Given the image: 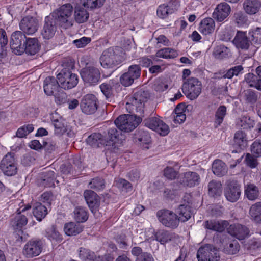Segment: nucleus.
<instances>
[{"mask_svg": "<svg viewBox=\"0 0 261 261\" xmlns=\"http://www.w3.org/2000/svg\"><path fill=\"white\" fill-rule=\"evenodd\" d=\"M148 97L147 92L140 90L128 98L126 105L127 111L130 113H137L139 115L124 114L119 116L114 122L119 130L130 132L141 123V116H143L144 113V104Z\"/></svg>", "mask_w": 261, "mask_h": 261, "instance_id": "1", "label": "nucleus"}, {"mask_svg": "<svg viewBox=\"0 0 261 261\" xmlns=\"http://www.w3.org/2000/svg\"><path fill=\"white\" fill-rule=\"evenodd\" d=\"M73 6L68 3L54 10L50 15L57 22L59 26L66 29L73 25Z\"/></svg>", "mask_w": 261, "mask_h": 261, "instance_id": "2", "label": "nucleus"}, {"mask_svg": "<svg viewBox=\"0 0 261 261\" xmlns=\"http://www.w3.org/2000/svg\"><path fill=\"white\" fill-rule=\"evenodd\" d=\"M182 89L189 99L194 100L201 93L202 84L197 78L191 77L184 82Z\"/></svg>", "mask_w": 261, "mask_h": 261, "instance_id": "3", "label": "nucleus"}, {"mask_svg": "<svg viewBox=\"0 0 261 261\" xmlns=\"http://www.w3.org/2000/svg\"><path fill=\"white\" fill-rule=\"evenodd\" d=\"M60 87L64 89H70L75 87L79 82L78 76L69 69L64 68L57 76Z\"/></svg>", "mask_w": 261, "mask_h": 261, "instance_id": "4", "label": "nucleus"}, {"mask_svg": "<svg viewBox=\"0 0 261 261\" xmlns=\"http://www.w3.org/2000/svg\"><path fill=\"white\" fill-rule=\"evenodd\" d=\"M0 169L7 176L15 175L17 172V162L14 153H8L2 160Z\"/></svg>", "mask_w": 261, "mask_h": 261, "instance_id": "5", "label": "nucleus"}, {"mask_svg": "<svg viewBox=\"0 0 261 261\" xmlns=\"http://www.w3.org/2000/svg\"><path fill=\"white\" fill-rule=\"evenodd\" d=\"M116 50V48L111 47L103 51L100 58V62L103 67L113 68L120 63L121 60Z\"/></svg>", "mask_w": 261, "mask_h": 261, "instance_id": "6", "label": "nucleus"}, {"mask_svg": "<svg viewBox=\"0 0 261 261\" xmlns=\"http://www.w3.org/2000/svg\"><path fill=\"white\" fill-rule=\"evenodd\" d=\"M197 258L198 261H219L220 256L219 251L212 245L206 244L199 248Z\"/></svg>", "mask_w": 261, "mask_h": 261, "instance_id": "7", "label": "nucleus"}, {"mask_svg": "<svg viewBox=\"0 0 261 261\" xmlns=\"http://www.w3.org/2000/svg\"><path fill=\"white\" fill-rule=\"evenodd\" d=\"M27 37L21 31H16L11 36L10 45L12 51L20 55L24 52V43Z\"/></svg>", "mask_w": 261, "mask_h": 261, "instance_id": "8", "label": "nucleus"}, {"mask_svg": "<svg viewBox=\"0 0 261 261\" xmlns=\"http://www.w3.org/2000/svg\"><path fill=\"white\" fill-rule=\"evenodd\" d=\"M160 222L166 227L175 228L179 224V220L176 214L167 210H163L157 213Z\"/></svg>", "mask_w": 261, "mask_h": 261, "instance_id": "9", "label": "nucleus"}, {"mask_svg": "<svg viewBox=\"0 0 261 261\" xmlns=\"http://www.w3.org/2000/svg\"><path fill=\"white\" fill-rule=\"evenodd\" d=\"M44 245L41 240H31L24 245L23 253L27 258L37 256L42 252Z\"/></svg>", "mask_w": 261, "mask_h": 261, "instance_id": "10", "label": "nucleus"}, {"mask_svg": "<svg viewBox=\"0 0 261 261\" xmlns=\"http://www.w3.org/2000/svg\"><path fill=\"white\" fill-rule=\"evenodd\" d=\"M83 80L89 84H96L100 78V72L96 67L87 65L80 72Z\"/></svg>", "mask_w": 261, "mask_h": 261, "instance_id": "11", "label": "nucleus"}, {"mask_svg": "<svg viewBox=\"0 0 261 261\" xmlns=\"http://www.w3.org/2000/svg\"><path fill=\"white\" fill-rule=\"evenodd\" d=\"M97 99L93 94H87L82 99L80 107L84 113L87 115L94 114L97 109Z\"/></svg>", "mask_w": 261, "mask_h": 261, "instance_id": "12", "label": "nucleus"}, {"mask_svg": "<svg viewBox=\"0 0 261 261\" xmlns=\"http://www.w3.org/2000/svg\"><path fill=\"white\" fill-rule=\"evenodd\" d=\"M241 193V186L236 181L229 182L224 189V195L226 199L231 202L238 201Z\"/></svg>", "mask_w": 261, "mask_h": 261, "instance_id": "13", "label": "nucleus"}, {"mask_svg": "<svg viewBox=\"0 0 261 261\" xmlns=\"http://www.w3.org/2000/svg\"><path fill=\"white\" fill-rule=\"evenodd\" d=\"M19 28L24 34L33 35L38 30V21L33 17H24L19 22Z\"/></svg>", "mask_w": 261, "mask_h": 261, "instance_id": "14", "label": "nucleus"}, {"mask_svg": "<svg viewBox=\"0 0 261 261\" xmlns=\"http://www.w3.org/2000/svg\"><path fill=\"white\" fill-rule=\"evenodd\" d=\"M58 24L49 15L45 18L44 24L41 32L44 39H49L54 35L57 29Z\"/></svg>", "mask_w": 261, "mask_h": 261, "instance_id": "15", "label": "nucleus"}, {"mask_svg": "<svg viewBox=\"0 0 261 261\" xmlns=\"http://www.w3.org/2000/svg\"><path fill=\"white\" fill-rule=\"evenodd\" d=\"M230 12V6L226 3H221L217 6L212 16L217 22H222L229 16Z\"/></svg>", "mask_w": 261, "mask_h": 261, "instance_id": "16", "label": "nucleus"}, {"mask_svg": "<svg viewBox=\"0 0 261 261\" xmlns=\"http://www.w3.org/2000/svg\"><path fill=\"white\" fill-rule=\"evenodd\" d=\"M31 208V205L29 204L21 209L18 210L17 214L14 216L11 221V224L15 229H21L25 226L28 223V219L24 213L27 210Z\"/></svg>", "mask_w": 261, "mask_h": 261, "instance_id": "17", "label": "nucleus"}, {"mask_svg": "<svg viewBox=\"0 0 261 261\" xmlns=\"http://www.w3.org/2000/svg\"><path fill=\"white\" fill-rule=\"evenodd\" d=\"M180 182L190 187L198 185L200 182L199 175L195 172H187L180 176Z\"/></svg>", "mask_w": 261, "mask_h": 261, "instance_id": "18", "label": "nucleus"}, {"mask_svg": "<svg viewBox=\"0 0 261 261\" xmlns=\"http://www.w3.org/2000/svg\"><path fill=\"white\" fill-rule=\"evenodd\" d=\"M228 231L231 236L240 240L247 237L249 233V230L246 226L239 224L231 225Z\"/></svg>", "mask_w": 261, "mask_h": 261, "instance_id": "19", "label": "nucleus"}, {"mask_svg": "<svg viewBox=\"0 0 261 261\" xmlns=\"http://www.w3.org/2000/svg\"><path fill=\"white\" fill-rule=\"evenodd\" d=\"M232 43L237 48L242 49H248L250 46V40L246 32L241 31L237 32Z\"/></svg>", "mask_w": 261, "mask_h": 261, "instance_id": "20", "label": "nucleus"}, {"mask_svg": "<svg viewBox=\"0 0 261 261\" xmlns=\"http://www.w3.org/2000/svg\"><path fill=\"white\" fill-rule=\"evenodd\" d=\"M228 222L225 220H209L205 221L203 225L207 229L221 232L228 226Z\"/></svg>", "mask_w": 261, "mask_h": 261, "instance_id": "21", "label": "nucleus"}, {"mask_svg": "<svg viewBox=\"0 0 261 261\" xmlns=\"http://www.w3.org/2000/svg\"><path fill=\"white\" fill-rule=\"evenodd\" d=\"M60 87L59 81L54 77L48 76L44 81V91L47 95H54Z\"/></svg>", "mask_w": 261, "mask_h": 261, "instance_id": "22", "label": "nucleus"}, {"mask_svg": "<svg viewBox=\"0 0 261 261\" xmlns=\"http://www.w3.org/2000/svg\"><path fill=\"white\" fill-rule=\"evenodd\" d=\"M176 237L175 233L166 230H159L155 234V240L163 245L174 242Z\"/></svg>", "mask_w": 261, "mask_h": 261, "instance_id": "23", "label": "nucleus"}, {"mask_svg": "<svg viewBox=\"0 0 261 261\" xmlns=\"http://www.w3.org/2000/svg\"><path fill=\"white\" fill-rule=\"evenodd\" d=\"M120 133V131L118 130L116 128H109L107 133L103 136L106 141V146L114 147L113 151H115V144L118 140Z\"/></svg>", "mask_w": 261, "mask_h": 261, "instance_id": "24", "label": "nucleus"}, {"mask_svg": "<svg viewBox=\"0 0 261 261\" xmlns=\"http://www.w3.org/2000/svg\"><path fill=\"white\" fill-rule=\"evenodd\" d=\"M215 28V23L213 18L207 17L201 20L199 24V31L204 35L212 34Z\"/></svg>", "mask_w": 261, "mask_h": 261, "instance_id": "25", "label": "nucleus"}, {"mask_svg": "<svg viewBox=\"0 0 261 261\" xmlns=\"http://www.w3.org/2000/svg\"><path fill=\"white\" fill-rule=\"evenodd\" d=\"M84 196L91 212L93 213H95L98 205V199L96 193L93 191L87 190L84 192Z\"/></svg>", "mask_w": 261, "mask_h": 261, "instance_id": "26", "label": "nucleus"}, {"mask_svg": "<svg viewBox=\"0 0 261 261\" xmlns=\"http://www.w3.org/2000/svg\"><path fill=\"white\" fill-rule=\"evenodd\" d=\"M79 256L84 261H101L100 256H97L95 253L88 248L81 247L79 249Z\"/></svg>", "mask_w": 261, "mask_h": 261, "instance_id": "27", "label": "nucleus"}, {"mask_svg": "<svg viewBox=\"0 0 261 261\" xmlns=\"http://www.w3.org/2000/svg\"><path fill=\"white\" fill-rule=\"evenodd\" d=\"M258 95V92L251 89H247L242 92L241 96L246 104L252 106L257 101Z\"/></svg>", "mask_w": 261, "mask_h": 261, "instance_id": "28", "label": "nucleus"}, {"mask_svg": "<svg viewBox=\"0 0 261 261\" xmlns=\"http://www.w3.org/2000/svg\"><path fill=\"white\" fill-rule=\"evenodd\" d=\"M261 6L259 0H245L243 3V8L245 12L250 15L257 13Z\"/></svg>", "mask_w": 261, "mask_h": 261, "instance_id": "29", "label": "nucleus"}, {"mask_svg": "<svg viewBox=\"0 0 261 261\" xmlns=\"http://www.w3.org/2000/svg\"><path fill=\"white\" fill-rule=\"evenodd\" d=\"M39 50V45L36 38H28L24 43V51L26 54L34 55Z\"/></svg>", "mask_w": 261, "mask_h": 261, "instance_id": "30", "label": "nucleus"}, {"mask_svg": "<svg viewBox=\"0 0 261 261\" xmlns=\"http://www.w3.org/2000/svg\"><path fill=\"white\" fill-rule=\"evenodd\" d=\"M88 144L93 147H98L100 145L106 146V141L103 136L100 133H93L86 139Z\"/></svg>", "mask_w": 261, "mask_h": 261, "instance_id": "31", "label": "nucleus"}, {"mask_svg": "<svg viewBox=\"0 0 261 261\" xmlns=\"http://www.w3.org/2000/svg\"><path fill=\"white\" fill-rule=\"evenodd\" d=\"M212 170L218 176H223L227 173V167L223 162L220 160H215L212 164Z\"/></svg>", "mask_w": 261, "mask_h": 261, "instance_id": "32", "label": "nucleus"}, {"mask_svg": "<svg viewBox=\"0 0 261 261\" xmlns=\"http://www.w3.org/2000/svg\"><path fill=\"white\" fill-rule=\"evenodd\" d=\"M220 39L224 41H229L234 35L235 31L230 27L220 26L218 29Z\"/></svg>", "mask_w": 261, "mask_h": 261, "instance_id": "33", "label": "nucleus"}, {"mask_svg": "<svg viewBox=\"0 0 261 261\" xmlns=\"http://www.w3.org/2000/svg\"><path fill=\"white\" fill-rule=\"evenodd\" d=\"M47 213L46 207L41 203L37 202L33 205V213L38 221H41L44 219L47 214Z\"/></svg>", "mask_w": 261, "mask_h": 261, "instance_id": "34", "label": "nucleus"}, {"mask_svg": "<svg viewBox=\"0 0 261 261\" xmlns=\"http://www.w3.org/2000/svg\"><path fill=\"white\" fill-rule=\"evenodd\" d=\"M177 213L179 214V220L186 222L191 217V207L188 204H181L177 208Z\"/></svg>", "mask_w": 261, "mask_h": 261, "instance_id": "35", "label": "nucleus"}, {"mask_svg": "<svg viewBox=\"0 0 261 261\" xmlns=\"http://www.w3.org/2000/svg\"><path fill=\"white\" fill-rule=\"evenodd\" d=\"M64 230L68 236H75L82 231L83 227L79 223L70 222L65 225Z\"/></svg>", "mask_w": 261, "mask_h": 261, "instance_id": "36", "label": "nucleus"}, {"mask_svg": "<svg viewBox=\"0 0 261 261\" xmlns=\"http://www.w3.org/2000/svg\"><path fill=\"white\" fill-rule=\"evenodd\" d=\"M73 213L74 218L77 223L85 222L88 218V212L85 207L82 206L76 207Z\"/></svg>", "mask_w": 261, "mask_h": 261, "instance_id": "37", "label": "nucleus"}, {"mask_svg": "<svg viewBox=\"0 0 261 261\" xmlns=\"http://www.w3.org/2000/svg\"><path fill=\"white\" fill-rule=\"evenodd\" d=\"M245 195L250 200H256L259 196L258 188L253 184H247L245 187Z\"/></svg>", "mask_w": 261, "mask_h": 261, "instance_id": "38", "label": "nucleus"}, {"mask_svg": "<svg viewBox=\"0 0 261 261\" xmlns=\"http://www.w3.org/2000/svg\"><path fill=\"white\" fill-rule=\"evenodd\" d=\"M222 192V185L220 181L213 180L208 183V193L211 196H220Z\"/></svg>", "mask_w": 261, "mask_h": 261, "instance_id": "39", "label": "nucleus"}, {"mask_svg": "<svg viewBox=\"0 0 261 261\" xmlns=\"http://www.w3.org/2000/svg\"><path fill=\"white\" fill-rule=\"evenodd\" d=\"M246 135L242 130L237 132L234 136V145L240 149H244L247 145Z\"/></svg>", "mask_w": 261, "mask_h": 261, "instance_id": "40", "label": "nucleus"}, {"mask_svg": "<svg viewBox=\"0 0 261 261\" xmlns=\"http://www.w3.org/2000/svg\"><path fill=\"white\" fill-rule=\"evenodd\" d=\"M184 108L180 107L179 105L176 107L171 115L175 124H181L185 121L186 116Z\"/></svg>", "mask_w": 261, "mask_h": 261, "instance_id": "41", "label": "nucleus"}, {"mask_svg": "<svg viewBox=\"0 0 261 261\" xmlns=\"http://www.w3.org/2000/svg\"><path fill=\"white\" fill-rule=\"evenodd\" d=\"M249 214L255 222L261 223V202H256L250 207Z\"/></svg>", "mask_w": 261, "mask_h": 261, "instance_id": "42", "label": "nucleus"}, {"mask_svg": "<svg viewBox=\"0 0 261 261\" xmlns=\"http://www.w3.org/2000/svg\"><path fill=\"white\" fill-rule=\"evenodd\" d=\"M89 16L88 12L84 8H77L74 10V20L78 23L86 22L88 20Z\"/></svg>", "mask_w": 261, "mask_h": 261, "instance_id": "43", "label": "nucleus"}, {"mask_svg": "<svg viewBox=\"0 0 261 261\" xmlns=\"http://www.w3.org/2000/svg\"><path fill=\"white\" fill-rule=\"evenodd\" d=\"M55 128V134L57 135H62L66 133L67 125L65 122L62 119H55L52 121Z\"/></svg>", "mask_w": 261, "mask_h": 261, "instance_id": "44", "label": "nucleus"}, {"mask_svg": "<svg viewBox=\"0 0 261 261\" xmlns=\"http://www.w3.org/2000/svg\"><path fill=\"white\" fill-rule=\"evenodd\" d=\"M151 138L149 133L146 131L138 130L135 134V141L144 144H148L151 141Z\"/></svg>", "mask_w": 261, "mask_h": 261, "instance_id": "45", "label": "nucleus"}, {"mask_svg": "<svg viewBox=\"0 0 261 261\" xmlns=\"http://www.w3.org/2000/svg\"><path fill=\"white\" fill-rule=\"evenodd\" d=\"M245 81L251 87L255 88L261 91V85L257 76L252 73H249L245 75Z\"/></svg>", "mask_w": 261, "mask_h": 261, "instance_id": "46", "label": "nucleus"}, {"mask_svg": "<svg viewBox=\"0 0 261 261\" xmlns=\"http://www.w3.org/2000/svg\"><path fill=\"white\" fill-rule=\"evenodd\" d=\"M156 56L163 58H174L178 56L177 52L170 48H162L157 51Z\"/></svg>", "mask_w": 261, "mask_h": 261, "instance_id": "47", "label": "nucleus"}, {"mask_svg": "<svg viewBox=\"0 0 261 261\" xmlns=\"http://www.w3.org/2000/svg\"><path fill=\"white\" fill-rule=\"evenodd\" d=\"M226 114V107L221 106L217 110L215 113V127H217L223 122L224 118Z\"/></svg>", "mask_w": 261, "mask_h": 261, "instance_id": "48", "label": "nucleus"}, {"mask_svg": "<svg viewBox=\"0 0 261 261\" xmlns=\"http://www.w3.org/2000/svg\"><path fill=\"white\" fill-rule=\"evenodd\" d=\"M46 237L50 241L61 242L62 240L61 235L54 226L47 229Z\"/></svg>", "mask_w": 261, "mask_h": 261, "instance_id": "49", "label": "nucleus"}, {"mask_svg": "<svg viewBox=\"0 0 261 261\" xmlns=\"http://www.w3.org/2000/svg\"><path fill=\"white\" fill-rule=\"evenodd\" d=\"M239 125L243 129H251L255 125V121L249 116H243L240 118Z\"/></svg>", "mask_w": 261, "mask_h": 261, "instance_id": "50", "label": "nucleus"}, {"mask_svg": "<svg viewBox=\"0 0 261 261\" xmlns=\"http://www.w3.org/2000/svg\"><path fill=\"white\" fill-rule=\"evenodd\" d=\"M43 184L45 186L51 187L54 185L55 173L53 171H48L42 174Z\"/></svg>", "mask_w": 261, "mask_h": 261, "instance_id": "51", "label": "nucleus"}, {"mask_svg": "<svg viewBox=\"0 0 261 261\" xmlns=\"http://www.w3.org/2000/svg\"><path fill=\"white\" fill-rule=\"evenodd\" d=\"M159 123V124H161H161H163V121L159 118L155 117L146 118L143 121V123L145 126L153 130L154 129L156 128V125Z\"/></svg>", "mask_w": 261, "mask_h": 261, "instance_id": "52", "label": "nucleus"}, {"mask_svg": "<svg viewBox=\"0 0 261 261\" xmlns=\"http://www.w3.org/2000/svg\"><path fill=\"white\" fill-rule=\"evenodd\" d=\"M243 70V68L241 65L234 66L228 70L226 72L223 74L222 77L225 79H231L233 76L238 75L240 73L242 72Z\"/></svg>", "mask_w": 261, "mask_h": 261, "instance_id": "53", "label": "nucleus"}, {"mask_svg": "<svg viewBox=\"0 0 261 261\" xmlns=\"http://www.w3.org/2000/svg\"><path fill=\"white\" fill-rule=\"evenodd\" d=\"M229 53V49L223 46H218L214 51V55L216 58L222 59L226 57Z\"/></svg>", "mask_w": 261, "mask_h": 261, "instance_id": "54", "label": "nucleus"}, {"mask_svg": "<svg viewBox=\"0 0 261 261\" xmlns=\"http://www.w3.org/2000/svg\"><path fill=\"white\" fill-rule=\"evenodd\" d=\"M89 188L95 190H101L105 187L104 180L100 178H93L89 184Z\"/></svg>", "mask_w": 261, "mask_h": 261, "instance_id": "55", "label": "nucleus"}, {"mask_svg": "<svg viewBox=\"0 0 261 261\" xmlns=\"http://www.w3.org/2000/svg\"><path fill=\"white\" fill-rule=\"evenodd\" d=\"M240 245L237 241L228 243L225 247L224 250L226 253L229 254H235L239 251Z\"/></svg>", "mask_w": 261, "mask_h": 261, "instance_id": "56", "label": "nucleus"}, {"mask_svg": "<svg viewBox=\"0 0 261 261\" xmlns=\"http://www.w3.org/2000/svg\"><path fill=\"white\" fill-rule=\"evenodd\" d=\"M233 18L235 23L238 26H242L246 24L248 21L247 17L241 11L235 13L233 15Z\"/></svg>", "mask_w": 261, "mask_h": 261, "instance_id": "57", "label": "nucleus"}, {"mask_svg": "<svg viewBox=\"0 0 261 261\" xmlns=\"http://www.w3.org/2000/svg\"><path fill=\"white\" fill-rule=\"evenodd\" d=\"M34 130V127L32 124L24 125L18 128L16 132V136L19 138L25 137L28 134Z\"/></svg>", "mask_w": 261, "mask_h": 261, "instance_id": "58", "label": "nucleus"}, {"mask_svg": "<svg viewBox=\"0 0 261 261\" xmlns=\"http://www.w3.org/2000/svg\"><path fill=\"white\" fill-rule=\"evenodd\" d=\"M249 34L252 37V40L257 44H261V28L257 27L249 31Z\"/></svg>", "mask_w": 261, "mask_h": 261, "instance_id": "59", "label": "nucleus"}, {"mask_svg": "<svg viewBox=\"0 0 261 261\" xmlns=\"http://www.w3.org/2000/svg\"><path fill=\"white\" fill-rule=\"evenodd\" d=\"M126 72L135 80H137L140 76L141 67L139 65H132L128 67V71Z\"/></svg>", "mask_w": 261, "mask_h": 261, "instance_id": "60", "label": "nucleus"}, {"mask_svg": "<svg viewBox=\"0 0 261 261\" xmlns=\"http://www.w3.org/2000/svg\"><path fill=\"white\" fill-rule=\"evenodd\" d=\"M105 0H85L83 3V5L85 7L90 9L99 8L101 7Z\"/></svg>", "mask_w": 261, "mask_h": 261, "instance_id": "61", "label": "nucleus"}, {"mask_svg": "<svg viewBox=\"0 0 261 261\" xmlns=\"http://www.w3.org/2000/svg\"><path fill=\"white\" fill-rule=\"evenodd\" d=\"M251 151L255 157H261L260 140H256L253 142L251 146Z\"/></svg>", "mask_w": 261, "mask_h": 261, "instance_id": "62", "label": "nucleus"}, {"mask_svg": "<svg viewBox=\"0 0 261 261\" xmlns=\"http://www.w3.org/2000/svg\"><path fill=\"white\" fill-rule=\"evenodd\" d=\"M256 158L253 154L247 153L245 159L246 164L251 168L256 167L258 163Z\"/></svg>", "mask_w": 261, "mask_h": 261, "instance_id": "63", "label": "nucleus"}, {"mask_svg": "<svg viewBox=\"0 0 261 261\" xmlns=\"http://www.w3.org/2000/svg\"><path fill=\"white\" fill-rule=\"evenodd\" d=\"M54 95L57 104L62 105L67 101V95L63 90H58Z\"/></svg>", "mask_w": 261, "mask_h": 261, "instance_id": "64", "label": "nucleus"}]
</instances>
